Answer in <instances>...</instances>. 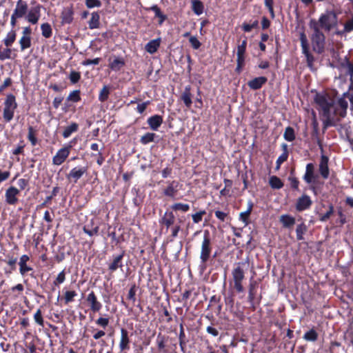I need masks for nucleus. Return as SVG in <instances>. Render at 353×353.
<instances>
[{"label": "nucleus", "mask_w": 353, "mask_h": 353, "mask_svg": "<svg viewBox=\"0 0 353 353\" xmlns=\"http://www.w3.org/2000/svg\"><path fill=\"white\" fill-rule=\"evenodd\" d=\"M268 81V79L265 77H256L248 82V85L252 90H256L262 88Z\"/></svg>", "instance_id": "412c9836"}, {"label": "nucleus", "mask_w": 353, "mask_h": 353, "mask_svg": "<svg viewBox=\"0 0 353 353\" xmlns=\"http://www.w3.org/2000/svg\"><path fill=\"white\" fill-rule=\"evenodd\" d=\"M85 4L89 9L100 8L102 6V3L100 0H85Z\"/></svg>", "instance_id": "5fc2aeb1"}, {"label": "nucleus", "mask_w": 353, "mask_h": 353, "mask_svg": "<svg viewBox=\"0 0 353 353\" xmlns=\"http://www.w3.org/2000/svg\"><path fill=\"white\" fill-rule=\"evenodd\" d=\"M28 130V133L27 138L29 140V141L31 143V145L32 146H35L38 143V140L37 138V130L36 129H34L32 126H29Z\"/></svg>", "instance_id": "72a5a7b5"}, {"label": "nucleus", "mask_w": 353, "mask_h": 353, "mask_svg": "<svg viewBox=\"0 0 353 353\" xmlns=\"http://www.w3.org/2000/svg\"><path fill=\"white\" fill-rule=\"evenodd\" d=\"M190 208L189 204L183 203H175L170 206V209L172 212L181 211L182 212H186L190 210Z\"/></svg>", "instance_id": "58836bf2"}, {"label": "nucleus", "mask_w": 353, "mask_h": 353, "mask_svg": "<svg viewBox=\"0 0 353 353\" xmlns=\"http://www.w3.org/2000/svg\"><path fill=\"white\" fill-rule=\"evenodd\" d=\"M283 137L287 141L289 142L295 140L296 136L294 128L291 126H288L285 130Z\"/></svg>", "instance_id": "a19ab883"}, {"label": "nucleus", "mask_w": 353, "mask_h": 353, "mask_svg": "<svg viewBox=\"0 0 353 353\" xmlns=\"http://www.w3.org/2000/svg\"><path fill=\"white\" fill-rule=\"evenodd\" d=\"M86 301L89 305L90 311L93 313L99 312L102 308V303L98 300L94 291H91L88 294Z\"/></svg>", "instance_id": "ddd939ff"}, {"label": "nucleus", "mask_w": 353, "mask_h": 353, "mask_svg": "<svg viewBox=\"0 0 353 353\" xmlns=\"http://www.w3.org/2000/svg\"><path fill=\"white\" fill-rule=\"evenodd\" d=\"M205 210H200L199 212L192 215V221L194 223H199L202 221L203 216L205 214Z\"/></svg>", "instance_id": "bf43d9fd"}, {"label": "nucleus", "mask_w": 353, "mask_h": 353, "mask_svg": "<svg viewBox=\"0 0 353 353\" xmlns=\"http://www.w3.org/2000/svg\"><path fill=\"white\" fill-rule=\"evenodd\" d=\"M307 231V227L305 224V223L302 222L301 224H299L296 229V239L298 241H302L304 239L303 235Z\"/></svg>", "instance_id": "4c0bfd02"}, {"label": "nucleus", "mask_w": 353, "mask_h": 353, "mask_svg": "<svg viewBox=\"0 0 353 353\" xmlns=\"http://www.w3.org/2000/svg\"><path fill=\"white\" fill-rule=\"evenodd\" d=\"M19 43L20 45L21 51H24L31 47L32 38L31 37L22 36L19 41Z\"/></svg>", "instance_id": "f704fd0d"}, {"label": "nucleus", "mask_w": 353, "mask_h": 353, "mask_svg": "<svg viewBox=\"0 0 353 353\" xmlns=\"http://www.w3.org/2000/svg\"><path fill=\"white\" fill-rule=\"evenodd\" d=\"M156 134L153 132H147L141 137L140 142L146 145L154 141Z\"/></svg>", "instance_id": "49530a36"}, {"label": "nucleus", "mask_w": 353, "mask_h": 353, "mask_svg": "<svg viewBox=\"0 0 353 353\" xmlns=\"http://www.w3.org/2000/svg\"><path fill=\"white\" fill-rule=\"evenodd\" d=\"M41 30L43 37L48 39L52 37V30L51 26L48 23H44L41 26Z\"/></svg>", "instance_id": "37998d69"}, {"label": "nucleus", "mask_w": 353, "mask_h": 353, "mask_svg": "<svg viewBox=\"0 0 353 353\" xmlns=\"http://www.w3.org/2000/svg\"><path fill=\"white\" fill-rule=\"evenodd\" d=\"M281 148H282L283 152L278 157V159L276 161V168H275L276 170H279L280 169L281 164L288 160V158L289 156L288 145L286 143H283L281 145Z\"/></svg>", "instance_id": "393cba45"}, {"label": "nucleus", "mask_w": 353, "mask_h": 353, "mask_svg": "<svg viewBox=\"0 0 353 353\" xmlns=\"http://www.w3.org/2000/svg\"><path fill=\"white\" fill-rule=\"evenodd\" d=\"M125 65V60L123 57H118L114 59L112 61L109 59V64L108 67L112 70V71H119L124 65Z\"/></svg>", "instance_id": "a878e982"}, {"label": "nucleus", "mask_w": 353, "mask_h": 353, "mask_svg": "<svg viewBox=\"0 0 353 353\" xmlns=\"http://www.w3.org/2000/svg\"><path fill=\"white\" fill-rule=\"evenodd\" d=\"M72 145L68 144L59 149L52 157V164L55 165H61L69 157Z\"/></svg>", "instance_id": "9d476101"}, {"label": "nucleus", "mask_w": 353, "mask_h": 353, "mask_svg": "<svg viewBox=\"0 0 353 353\" xmlns=\"http://www.w3.org/2000/svg\"><path fill=\"white\" fill-rule=\"evenodd\" d=\"M254 203L252 201H249L248 203V208L245 212H241L239 214V220L242 221L245 225L250 223V216L252 212Z\"/></svg>", "instance_id": "b1692460"}, {"label": "nucleus", "mask_w": 353, "mask_h": 353, "mask_svg": "<svg viewBox=\"0 0 353 353\" xmlns=\"http://www.w3.org/2000/svg\"><path fill=\"white\" fill-rule=\"evenodd\" d=\"M265 6L268 8L272 19L275 17L274 10V0H264Z\"/></svg>", "instance_id": "6e6d98bb"}, {"label": "nucleus", "mask_w": 353, "mask_h": 353, "mask_svg": "<svg viewBox=\"0 0 353 353\" xmlns=\"http://www.w3.org/2000/svg\"><path fill=\"white\" fill-rule=\"evenodd\" d=\"M337 14L333 10H326L321 13L318 20L311 19L308 25L317 27L321 30L329 32L337 26Z\"/></svg>", "instance_id": "f03ea898"}, {"label": "nucleus", "mask_w": 353, "mask_h": 353, "mask_svg": "<svg viewBox=\"0 0 353 353\" xmlns=\"http://www.w3.org/2000/svg\"><path fill=\"white\" fill-rule=\"evenodd\" d=\"M299 40L302 49V53L306 58L307 66L312 68L314 61V57L310 51V46L306 34L304 31L299 33Z\"/></svg>", "instance_id": "6e6552de"}, {"label": "nucleus", "mask_w": 353, "mask_h": 353, "mask_svg": "<svg viewBox=\"0 0 353 353\" xmlns=\"http://www.w3.org/2000/svg\"><path fill=\"white\" fill-rule=\"evenodd\" d=\"M316 177L314 172H310L305 170V172L303 176V179L307 184H311L314 182V179Z\"/></svg>", "instance_id": "603ef678"}, {"label": "nucleus", "mask_w": 353, "mask_h": 353, "mask_svg": "<svg viewBox=\"0 0 353 353\" xmlns=\"http://www.w3.org/2000/svg\"><path fill=\"white\" fill-rule=\"evenodd\" d=\"M17 37L16 31L14 30L8 32L6 38L3 39V43L6 47H10L15 41Z\"/></svg>", "instance_id": "e433bc0d"}, {"label": "nucleus", "mask_w": 353, "mask_h": 353, "mask_svg": "<svg viewBox=\"0 0 353 353\" xmlns=\"http://www.w3.org/2000/svg\"><path fill=\"white\" fill-rule=\"evenodd\" d=\"M314 101L319 107L318 110L321 112L323 117L325 118L324 127L327 128L332 125L331 110L334 108V99L326 92H316Z\"/></svg>", "instance_id": "f257e3e1"}, {"label": "nucleus", "mask_w": 353, "mask_h": 353, "mask_svg": "<svg viewBox=\"0 0 353 353\" xmlns=\"http://www.w3.org/2000/svg\"><path fill=\"white\" fill-rule=\"evenodd\" d=\"M79 130V125L75 122L71 123V124L67 126L63 133L62 135L64 138H68L72 133L77 132Z\"/></svg>", "instance_id": "473e14b6"}, {"label": "nucleus", "mask_w": 353, "mask_h": 353, "mask_svg": "<svg viewBox=\"0 0 353 353\" xmlns=\"http://www.w3.org/2000/svg\"><path fill=\"white\" fill-rule=\"evenodd\" d=\"M136 292H137V286L135 284L132 285L129 290L128 294V299L134 302L136 301Z\"/></svg>", "instance_id": "0e129e2a"}, {"label": "nucleus", "mask_w": 353, "mask_h": 353, "mask_svg": "<svg viewBox=\"0 0 353 353\" xmlns=\"http://www.w3.org/2000/svg\"><path fill=\"white\" fill-rule=\"evenodd\" d=\"M245 262L236 263L232 270V281L234 283L233 288L238 293H241L244 291L243 281L245 279Z\"/></svg>", "instance_id": "7ed1b4c3"}, {"label": "nucleus", "mask_w": 353, "mask_h": 353, "mask_svg": "<svg viewBox=\"0 0 353 353\" xmlns=\"http://www.w3.org/2000/svg\"><path fill=\"white\" fill-rule=\"evenodd\" d=\"M191 94V86L187 85L185 87L183 93L181 95V99L184 103L186 108H190L192 104Z\"/></svg>", "instance_id": "bb28decb"}, {"label": "nucleus", "mask_w": 353, "mask_h": 353, "mask_svg": "<svg viewBox=\"0 0 353 353\" xmlns=\"http://www.w3.org/2000/svg\"><path fill=\"white\" fill-rule=\"evenodd\" d=\"M81 100V91L79 90H73L67 97V101H72L73 103L79 102Z\"/></svg>", "instance_id": "a18cd8bd"}, {"label": "nucleus", "mask_w": 353, "mask_h": 353, "mask_svg": "<svg viewBox=\"0 0 353 353\" xmlns=\"http://www.w3.org/2000/svg\"><path fill=\"white\" fill-rule=\"evenodd\" d=\"M161 42V38H157L150 41L145 46V50L150 54L155 53L160 47Z\"/></svg>", "instance_id": "cd10ccee"}, {"label": "nucleus", "mask_w": 353, "mask_h": 353, "mask_svg": "<svg viewBox=\"0 0 353 353\" xmlns=\"http://www.w3.org/2000/svg\"><path fill=\"white\" fill-rule=\"evenodd\" d=\"M69 79L72 83H77L81 79V74L79 72L72 71L70 74Z\"/></svg>", "instance_id": "052dcab7"}, {"label": "nucleus", "mask_w": 353, "mask_h": 353, "mask_svg": "<svg viewBox=\"0 0 353 353\" xmlns=\"http://www.w3.org/2000/svg\"><path fill=\"white\" fill-rule=\"evenodd\" d=\"M309 28L312 30L310 35L312 50L317 54H322L324 52L325 45V35L323 32L317 27L309 25Z\"/></svg>", "instance_id": "20e7f679"}, {"label": "nucleus", "mask_w": 353, "mask_h": 353, "mask_svg": "<svg viewBox=\"0 0 353 353\" xmlns=\"http://www.w3.org/2000/svg\"><path fill=\"white\" fill-rule=\"evenodd\" d=\"M303 339L307 341H316L318 339V333L312 328L304 334Z\"/></svg>", "instance_id": "c03bdc74"}, {"label": "nucleus", "mask_w": 353, "mask_h": 353, "mask_svg": "<svg viewBox=\"0 0 353 353\" xmlns=\"http://www.w3.org/2000/svg\"><path fill=\"white\" fill-rule=\"evenodd\" d=\"M12 50L10 47L4 48L3 50H0V60L4 61L6 59H10L13 58L12 57Z\"/></svg>", "instance_id": "8fccbe9b"}, {"label": "nucleus", "mask_w": 353, "mask_h": 353, "mask_svg": "<svg viewBox=\"0 0 353 353\" xmlns=\"http://www.w3.org/2000/svg\"><path fill=\"white\" fill-rule=\"evenodd\" d=\"M65 280V270H63L61 272H59L55 279V280L53 281V284L56 286L59 285L60 284L63 283Z\"/></svg>", "instance_id": "4d7b16f0"}, {"label": "nucleus", "mask_w": 353, "mask_h": 353, "mask_svg": "<svg viewBox=\"0 0 353 353\" xmlns=\"http://www.w3.org/2000/svg\"><path fill=\"white\" fill-rule=\"evenodd\" d=\"M130 339L129 336L128 331L122 327L121 329V339L119 344V350L121 352L128 351L130 349Z\"/></svg>", "instance_id": "a211bd4d"}, {"label": "nucleus", "mask_w": 353, "mask_h": 353, "mask_svg": "<svg viewBox=\"0 0 353 353\" xmlns=\"http://www.w3.org/2000/svg\"><path fill=\"white\" fill-rule=\"evenodd\" d=\"M77 296V293L74 290L66 291L64 294V297H63L65 303L68 304L69 303L74 301V299Z\"/></svg>", "instance_id": "09e8293b"}, {"label": "nucleus", "mask_w": 353, "mask_h": 353, "mask_svg": "<svg viewBox=\"0 0 353 353\" xmlns=\"http://www.w3.org/2000/svg\"><path fill=\"white\" fill-rule=\"evenodd\" d=\"M312 205V201L310 196L306 194H303L296 200L295 205L296 210L298 212H303L309 209Z\"/></svg>", "instance_id": "4468645a"}, {"label": "nucleus", "mask_w": 353, "mask_h": 353, "mask_svg": "<svg viewBox=\"0 0 353 353\" xmlns=\"http://www.w3.org/2000/svg\"><path fill=\"white\" fill-rule=\"evenodd\" d=\"M334 213V206L330 204L328 206V210L325 213L319 214V221L321 222L327 221Z\"/></svg>", "instance_id": "de8ad7c7"}, {"label": "nucleus", "mask_w": 353, "mask_h": 353, "mask_svg": "<svg viewBox=\"0 0 353 353\" xmlns=\"http://www.w3.org/2000/svg\"><path fill=\"white\" fill-rule=\"evenodd\" d=\"M17 258L12 257L7 261V264L10 266L11 270L10 271H5L6 274H10L13 270L16 269Z\"/></svg>", "instance_id": "774afa93"}, {"label": "nucleus", "mask_w": 353, "mask_h": 353, "mask_svg": "<svg viewBox=\"0 0 353 353\" xmlns=\"http://www.w3.org/2000/svg\"><path fill=\"white\" fill-rule=\"evenodd\" d=\"M19 194L20 191L16 187H9L5 193L6 203L10 205H15L19 201L18 196Z\"/></svg>", "instance_id": "f8f14e48"}, {"label": "nucleus", "mask_w": 353, "mask_h": 353, "mask_svg": "<svg viewBox=\"0 0 353 353\" xmlns=\"http://www.w3.org/2000/svg\"><path fill=\"white\" fill-rule=\"evenodd\" d=\"M269 184L272 189L279 190L284 185L282 180L276 176H271L269 179Z\"/></svg>", "instance_id": "2f4dec72"}, {"label": "nucleus", "mask_w": 353, "mask_h": 353, "mask_svg": "<svg viewBox=\"0 0 353 353\" xmlns=\"http://www.w3.org/2000/svg\"><path fill=\"white\" fill-rule=\"evenodd\" d=\"M288 181L290 183V188L294 191H299L300 181L297 177L293 175V172H290V176L288 177Z\"/></svg>", "instance_id": "c9c22d12"}, {"label": "nucleus", "mask_w": 353, "mask_h": 353, "mask_svg": "<svg viewBox=\"0 0 353 353\" xmlns=\"http://www.w3.org/2000/svg\"><path fill=\"white\" fill-rule=\"evenodd\" d=\"M34 320L39 325L44 326V319L41 309H38L34 314Z\"/></svg>", "instance_id": "3c124183"}, {"label": "nucleus", "mask_w": 353, "mask_h": 353, "mask_svg": "<svg viewBox=\"0 0 353 353\" xmlns=\"http://www.w3.org/2000/svg\"><path fill=\"white\" fill-rule=\"evenodd\" d=\"M353 31V17L347 20L344 24L343 32H350Z\"/></svg>", "instance_id": "338daca9"}, {"label": "nucleus", "mask_w": 353, "mask_h": 353, "mask_svg": "<svg viewBox=\"0 0 353 353\" xmlns=\"http://www.w3.org/2000/svg\"><path fill=\"white\" fill-rule=\"evenodd\" d=\"M109 322H110L109 318H106V317H99L95 321V323L97 325H99L104 329L108 325Z\"/></svg>", "instance_id": "e2e57ef3"}, {"label": "nucleus", "mask_w": 353, "mask_h": 353, "mask_svg": "<svg viewBox=\"0 0 353 353\" xmlns=\"http://www.w3.org/2000/svg\"><path fill=\"white\" fill-rule=\"evenodd\" d=\"M89 28L91 30L99 28L100 26V15L98 12H93L88 21Z\"/></svg>", "instance_id": "c85d7f7f"}, {"label": "nucleus", "mask_w": 353, "mask_h": 353, "mask_svg": "<svg viewBox=\"0 0 353 353\" xmlns=\"http://www.w3.org/2000/svg\"><path fill=\"white\" fill-rule=\"evenodd\" d=\"M19 272L22 276H25L30 271H32L33 268L28 265V263H19Z\"/></svg>", "instance_id": "864d4df0"}, {"label": "nucleus", "mask_w": 353, "mask_h": 353, "mask_svg": "<svg viewBox=\"0 0 353 353\" xmlns=\"http://www.w3.org/2000/svg\"><path fill=\"white\" fill-rule=\"evenodd\" d=\"M41 17V6L39 5L31 8L30 10L28 11L26 20L32 23L37 24Z\"/></svg>", "instance_id": "f3484780"}, {"label": "nucleus", "mask_w": 353, "mask_h": 353, "mask_svg": "<svg viewBox=\"0 0 353 353\" xmlns=\"http://www.w3.org/2000/svg\"><path fill=\"white\" fill-rule=\"evenodd\" d=\"M212 251V242L210 232L208 230L203 232V239L201 243L200 260L202 264H206L211 257Z\"/></svg>", "instance_id": "39448f33"}, {"label": "nucleus", "mask_w": 353, "mask_h": 353, "mask_svg": "<svg viewBox=\"0 0 353 353\" xmlns=\"http://www.w3.org/2000/svg\"><path fill=\"white\" fill-rule=\"evenodd\" d=\"M295 218L289 214H283L280 217V222L286 228H291L295 223Z\"/></svg>", "instance_id": "7c9ffc66"}, {"label": "nucleus", "mask_w": 353, "mask_h": 353, "mask_svg": "<svg viewBox=\"0 0 353 353\" xmlns=\"http://www.w3.org/2000/svg\"><path fill=\"white\" fill-rule=\"evenodd\" d=\"M150 103H151V101L149 100L144 101L141 103H139L136 110L139 114H143L145 111L147 107L149 105H150Z\"/></svg>", "instance_id": "69168bd1"}, {"label": "nucleus", "mask_w": 353, "mask_h": 353, "mask_svg": "<svg viewBox=\"0 0 353 353\" xmlns=\"http://www.w3.org/2000/svg\"><path fill=\"white\" fill-rule=\"evenodd\" d=\"M110 93V88L108 85H104L100 90L99 94V101L101 102L106 101L109 98Z\"/></svg>", "instance_id": "79ce46f5"}, {"label": "nucleus", "mask_w": 353, "mask_h": 353, "mask_svg": "<svg viewBox=\"0 0 353 353\" xmlns=\"http://www.w3.org/2000/svg\"><path fill=\"white\" fill-rule=\"evenodd\" d=\"M163 117L159 114L152 115L147 120V123L150 128L154 131L158 130L159 127L163 123Z\"/></svg>", "instance_id": "4be33fe9"}, {"label": "nucleus", "mask_w": 353, "mask_h": 353, "mask_svg": "<svg viewBox=\"0 0 353 353\" xmlns=\"http://www.w3.org/2000/svg\"><path fill=\"white\" fill-rule=\"evenodd\" d=\"M17 108L16 98L14 94H9L4 101L3 117L6 122H10L14 117V110Z\"/></svg>", "instance_id": "423d86ee"}, {"label": "nucleus", "mask_w": 353, "mask_h": 353, "mask_svg": "<svg viewBox=\"0 0 353 353\" xmlns=\"http://www.w3.org/2000/svg\"><path fill=\"white\" fill-rule=\"evenodd\" d=\"M168 336L161 334L159 333L157 337V344L159 351L164 350L166 346V343L168 341Z\"/></svg>", "instance_id": "ea45409f"}, {"label": "nucleus", "mask_w": 353, "mask_h": 353, "mask_svg": "<svg viewBox=\"0 0 353 353\" xmlns=\"http://www.w3.org/2000/svg\"><path fill=\"white\" fill-rule=\"evenodd\" d=\"M83 232L85 234H87L90 236H92L94 235H97L98 234L99 230V226H96L93 229L90 230L88 228V225H85L83 228Z\"/></svg>", "instance_id": "13d9d810"}, {"label": "nucleus", "mask_w": 353, "mask_h": 353, "mask_svg": "<svg viewBox=\"0 0 353 353\" xmlns=\"http://www.w3.org/2000/svg\"><path fill=\"white\" fill-rule=\"evenodd\" d=\"M329 158L323 154L320 159L319 165V171L323 179H327L330 175V169L328 166Z\"/></svg>", "instance_id": "aec40b11"}, {"label": "nucleus", "mask_w": 353, "mask_h": 353, "mask_svg": "<svg viewBox=\"0 0 353 353\" xmlns=\"http://www.w3.org/2000/svg\"><path fill=\"white\" fill-rule=\"evenodd\" d=\"M168 185L163 190V194L165 196H168L170 198H175L176 195L179 192V183L177 181H167Z\"/></svg>", "instance_id": "6ab92c4d"}, {"label": "nucleus", "mask_w": 353, "mask_h": 353, "mask_svg": "<svg viewBox=\"0 0 353 353\" xmlns=\"http://www.w3.org/2000/svg\"><path fill=\"white\" fill-rule=\"evenodd\" d=\"M88 172L87 166H77L73 168L70 172L67 174V179L74 183L77 181Z\"/></svg>", "instance_id": "9b49d317"}, {"label": "nucleus", "mask_w": 353, "mask_h": 353, "mask_svg": "<svg viewBox=\"0 0 353 353\" xmlns=\"http://www.w3.org/2000/svg\"><path fill=\"white\" fill-rule=\"evenodd\" d=\"M189 42L191 45L192 48L194 50H198L201 46V43L194 36L190 37L189 38Z\"/></svg>", "instance_id": "680f3d73"}, {"label": "nucleus", "mask_w": 353, "mask_h": 353, "mask_svg": "<svg viewBox=\"0 0 353 353\" xmlns=\"http://www.w3.org/2000/svg\"><path fill=\"white\" fill-rule=\"evenodd\" d=\"M192 10L194 13L198 16L201 15L204 11V5L201 0H191Z\"/></svg>", "instance_id": "c756f323"}, {"label": "nucleus", "mask_w": 353, "mask_h": 353, "mask_svg": "<svg viewBox=\"0 0 353 353\" xmlns=\"http://www.w3.org/2000/svg\"><path fill=\"white\" fill-rule=\"evenodd\" d=\"M74 10L72 6L65 8L61 15V22L63 24H70L73 21Z\"/></svg>", "instance_id": "5701e85b"}, {"label": "nucleus", "mask_w": 353, "mask_h": 353, "mask_svg": "<svg viewBox=\"0 0 353 353\" xmlns=\"http://www.w3.org/2000/svg\"><path fill=\"white\" fill-rule=\"evenodd\" d=\"M125 256V250H123L121 254L117 255H112V260L108 264V270L110 272H115L119 268H122L123 266V259Z\"/></svg>", "instance_id": "dca6fc26"}, {"label": "nucleus", "mask_w": 353, "mask_h": 353, "mask_svg": "<svg viewBox=\"0 0 353 353\" xmlns=\"http://www.w3.org/2000/svg\"><path fill=\"white\" fill-rule=\"evenodd\" d=\"M257 288L258 285L256 281H254L250 283L248 300L250 305V308L252 311H255L256 310V307L259 305L261 299V296H260L259 299L256 298Z\"/></svg>", "instance_id": "1a4fd4ad"}, {"label": "nucleus", "mask_w": 353, "mask_h": 353, "mask_svg": "<svg viewBox=\"0 0 353 353\" xmlns=\"http://www.w3.org/2000/svg\"><path fill=\"white\" fill-rule=\"evenodd\" d=\"M28 11V5L26 1L18 0L16 3L15 8L10 18V25L14 27L17 25V20L23 17L26 18Z\"/></svg>", "instance_id": "0eeeda50"}, {"label": "nucleus", "mask_w": 353, "mask_h": 353, "mask_svg": "<svg viewBox=\"0 0 353 353\" xmlns=\"http://www.w3.org/2000/svg\"><path fill=\"white\" fill-rule=\"evenodd\" d=\"M176 217L172 210H167L159 219V224L168 230L175 223Z\"/></svg>", "instance_id": "2eb2a0df"}]
</instances>
